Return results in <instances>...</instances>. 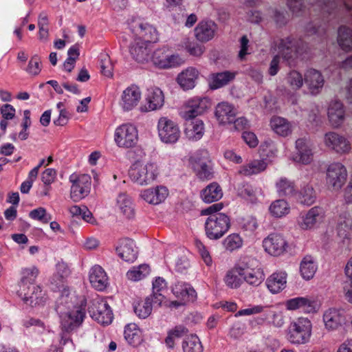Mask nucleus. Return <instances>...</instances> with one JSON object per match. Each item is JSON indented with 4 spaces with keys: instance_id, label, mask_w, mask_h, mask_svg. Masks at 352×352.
<instances>
[{
    "instance_id": "21",
    "label": "nucleus",
    "mask_w": 352,
    "mask_h": 352,
    "mask_svg": "<svg viewBox=\"0 0 352 352\" xmlns=\"http://www.w3.org/2000/svg\"><path fill=\"white\" fill-rule=\"evenodd\" d=\"M214 114L220 124H228L235 120L237 112L232 104L223 102L217 105Z\"/></svg>"
},
{
    "instance_id": "28",
    "label": "nucleus",
    "mask_w": 352,
    "mask_h": 352,
    "mask_svg": "<svg viewBox=\"0 0 352 352\" xmlns=\"http://www.w3.org/2000/svg\"><path fill=\"white\" fill-rule=\"evenodd\" d=\"M205 132L204 124L201 120H190L186 123L184 134L191 141L201 139Z\"/></svg>"
},
{
    "instance_id": "14",
    "label": "nucleus",
    "mask_w": 352,
    "mask_h": 352,
    "mask_svg": "<svg viewBox=\"0 0 352 352\" xmlns=\"http://www.w3.org/2000/svg\"><path fill=\"white\" fill-rule=\"evenodd\" d=\"M164 103V95L158 87H151L146 90L140 110L143 112L155 111L160 109Z\"/></svg>"
},
{
    "instance_id": "46",
    "label": "nucleus",
    "mask_w": 352,
    "mask_h": 352,
    "mask_svg": "<svg viewBox=\"0 0 352 352\" xmlns=\"http://www.w3.org/2000/svg\"><path fill=\"white\" fill-rule=\"evenodd\" d=\"M288 91L294 92L300 89L304 84V78L301 74L296 71L290 72L286 78Z\"/></svg>"
},
{
    "instance_id": "34",
    "label": "nucleus",
    "mask_w": 352,
    "mask_h": 352,
    "mask_svg": "<svg viewBox=\"0 0 352 352\" xmlns=\"http://www.w3.org/2000/svg\"><path fill=\"white\" fill-rule=\"evenodd\" d=\"M38 274V270L34 266L26 267L21 270L19 287H21L23 295H25L29 285H36L35 280Z\"/></svg>"
},
{
    "instance_id": "6",
    "label": "nucleus",
    "mask_w": 352,
    "mask_h": 352,
    "mask_svg": "<svg viewBox=\"0 0 352 352\" xmlns=\"http://www.w3.org/2000/svg\"><path fill=\"white\" fill-rule=\"evenodd\" d=\"M138 140L137 128L131 123L118 126L114 133V140L120 148H131L135 146Z\"/></svg>"
},
{
    "instance_id": "12",
    "label": "nucleus",
    "mask_w": 352,
    "mask_h": 352,
    "mask_svg": "<svg viewBox=\"0 0 352 352\" xmlns=\"http://www.w3.org/2000/svg\"><path fill=\"white\" fill-rule=\"evenodd\" d=\"M152 47L149 41H145L141 37H135L130 45L129 52L136 62L144 63L150 60Z\"/></svg>"
},
{
    "instance_id": "11",
    "label": "nucleus",
    "mask_w": 352,
    "mask_h": 352,
    "mask_svg": "<svg viewBox=\"0 0 352 352\" xmlns=\"http://www.w3.org/2000/svg\"><path fill=\"white\" fill-rule=\"evenodd\" d=\"M288 244L285 237L280 233H271L263 241V247L265 251L274 256L283 254Z\"/></svg>"
},
{
    "instance_id": "58",
    "label": "nucleus",
    "mask_w": 352,
    "mask_h": 352,
    "mask_svg": "<svg viewBox=\"0 0 352 352\" xmlns=\"http://www.w3.org/2000/svg\"><path fill=\"white\" fill-rule=\"evenodd\" d=\"M240 226L245 231L253 232L257 228L258 223L254 217L248 215L241 219Z\"/></svg>"
},
{
    "instance_id": "1",
    "label": "nucleus",
    "mask_w": 352,
    "mask_h": 352,
    "mask_svg": "<svg viewBox=\"0 0 352 352\" xmlns=\"http://www.w3.org/2000/svg\"><path fill=\"white\" fill-rule=\"evenodd\" d=\"M76 298L64 289L56 302V311L59 314L63 329L69 331L78 327L85 316L82 305H74Z\"/></svg>"
},
{
    "instance_id": "56",
    "label": "nucleus",
    "mask_w": 352,
    "mask_h": 352,
    "mask_svg": "<svg viewBox=\"0 0 352 352\" xmlns=\"http://www.w3.org/2000/svg\"><path fill=\"white\" fill-rule=\"evenodd\" d=\"M56 107L59 110V114L58 117L54 120V124L56 126H65L69 120V113L66 109L65 104L63 102H58Z\"/></svg>"
},
{
    "instance_id": "52",
    "label": "nucleus",
    "mask_w": 352,
    "mask_h": 352,
    "mask_svg": "<svg viewBox=\"0 0 352 352\" xmlns=\"http://www.w3.org/2000/svg\"><path fill=\"white\" fill-rule=\"evenodd\" d=\"M149 272V266L146 264H142L128 271L126 277L128 280L131 281H138L146 276Z\"/></svg>"
},
{
    "instance_id": "64",
    "label": "nucleus",
    "mask_w": 352,
    "mask_h": 352,
    "mask_svg": "<svg viewBox=\"0 0 352 352\" xmlns=\"http://www.w3.org/2000/svg\"><path fill=\"white\" fill-rule=\"evenodd\" d=\"M41 60L36 56H33L29 62L27 71L32 75H37L40 73Z\"/></svg>"
},
{
    "instance_id": "63",
    "label": "nucleus",
    "mask_w": 352,
    "mask_h": 352,
    "mask_svg": "<svg viewBox=\"0 0 352 352\" xmlns=\"http://www.w3.org/2000/svg\"><path fill=\"white\" fill-rule=\"evenodd\" d=\"M197 247L205 263L208 266L211 265L212 258L206 247L200 241L197 242Z\"/></svg>"
},
{
    "instance_id": "27",
    "label": "nucleus",
    "mask_w": 352,
    "mask_h": 352,
    "mask_svg": "<svg viewBox=\"0 0 352 352\" xmlns=\"http://www.w3.org/2000/svg\"><path fill=\"white\" fill-rule=\"evenodd\" d=\"M324 217V210L318 207L312 208L302 217L299 225L301 228L307 230L314 228L317 223L322 221Z\"/></svg>"
},
{
    "instance_id": "7",
    "label": "nucleus",
    "mask_w": 352,
    "mask_h": 352,
    "mask_svg": "<svg viewBox=\"0 0 352 352\" xmlns=\"http://www.w3.org/2000/svg\"><path fill=\"white\" fill-rule=\"evenodd\" d=\"M171 290L177 300L170 301V307H178L194 301L197 298V293L194 288L184 282L175 283Z\"/></svg>"
},
{
    "instance_id": "3",
    "label": "nucleus",
    "mask_w": 352,
    "mask_h": 352,
    "mask_svg": "<svg viewBox=\"0 0 352 352\" xmlns=\"http://www.w3.org/2000/svg\"><path fill=\"white\" fill-rule=\"evenodd\" d=\"M311 334V322L307 318L300 317L290 324L287 336L292 344H304L309 341Z\"/></svg>"
},
{
    "instance_id": "19",
    "label": "nucleus",
    "mask_w": 352,
    "mask_h": 352,
    "mask_svg": "<svg viewBox=\"0 0 352 352\" xmlns=\"http://www.w3.org/2000/svg\"><path fill=\"white\" fill-rule=\"evenodd\" d=\"M324 142L327 147L339 153H347L351 149V144L346 138L334 132L326 133Z\"/></svg>"
},
{
    "instance_id": "16",
    "label": "nucleus",
    "mask_w": 352,
    "mask_h": 352,
    "mask_svg": "<svg viewBox=\"0 0 352 352\" xmlns=\"http://www.w3.org/2000/svg\"><path fill=\"white\" fill-rule=\"evenodd\" d=\"M210 106V101L207 98H192L186 102L184 107V116L186 118H193L204 113Z\"/></svg>"
},
{
    "instance_id": "62",
    "label": "nucleus",
    "mask_w": 352,
    "mask_h": 352,
    "mask_svg": "<svg viewBox=\"0 0 352 352\" xmlns=\"http://www.w3.org/2000/svg\"><path fill=\"white\" fill-rule=\"evenodd\" d=\"M30 216L32 219L41 221L43 223H47L51 219L50 215L47 214L46 210L43 208H38L32 210Z\"/></svg>"
},
{
    "instance_id": "57",
    "label": "nucleus",
    "mask_w": 352,
    "mask_h": 352,
    "mask_svg": "<svg viewBox=\"0 0 352 352\" xmlns=\"http://www.w3.org/2000/svg\"><path fill=\"white\" fill-rule=\"evenodd\" d=\"M101 72L107 77L113 76V65L110 57L107 54H102L100 57Z\"/></svg>"
},
{
    "instance_id": "47",
    "label": "nucleus",
    "mask_w": 352,
    "mask_h": 352,
    "mask_svg": "<svg viewBox=\"0 0 352 352\" xmlns=\"http://www.w3.org/2000/svg\"><path fill=\"white\" fill-rule=\"evenodd\" d=\"M269 210L273 217L280 218L289 214L290 208L285 200L279 199L271 204Z\"/></svg>"
},
{
    "instance_id": "9",
    "label": "nucleus",
    "mask_w": 352,
    "mask_h": 352,
    "mask_svg": "<svg viewBox=\"0 0 352 352\" xmlns=\"http://www.w3.org/2000/svg\"><path fill=\"white\" fill-rule=\"evenodd\" d=\"M157 130L161 140L166 143H175L180 137L178 124L167 117H162L159 119Z\"/></svg>"
},
{
    "instance_id": "24",
    "label": "nucleus",
    "mask_w": 352,
    "mask_h": 352,
    "mask_svg": "<svg viewBox=\"0 0 352 352\" xmlns=\"http://www.w3.org/2000/svg\"><path fill=\"white\" fill-rule=\"evenodd\" d=\"M286 307L289 310L302 309L307 313H314L317 311L316 301L312 298L298 297L286 302Z\"/></svg>"
},
{
    "instance_id": "37",
    "label": "nucleus",
    "mask_w": 352,
    "mask_h": 352,
    "mask_svg": "<svg viewBox=\"0 0 352 352\" xmlns=\"http://www.w3.org/2000/svg\"><path fill=\"white\" fill-rule=\"evenodd\" d=\"M119 256L126 262H133L137 257V252L132 240L124 239L117 248Z\"/></svg>"
},
{
    "instance_id": "31",
    "label": "nucleus",
    "mask_w": 352,
    "mask_h": 352,
    "mask_svg": "<svg viewBox=\"0 0 352 352\" xmlns=\"http://www.w3.org/2000/svg\"><path fill=\"white\" fill-rule=\"evenodd\" d=\"M89 280L94 287L100 291L104 289L108 285V277L104 270L99 265H95L91 268Z\"/></svg>"
},
{
    "instance_id": "20",
    "label": "nucleus",
    "mask_w": 352,
    "mask_h": 352,
    "mask_svg": "<svg viewBox=\"0 0 352 352\" xmlns=\"http://www.w3.org/2000/svg\"><path fill=\"white\" fill-rule=\"evenodd\" d=\"M18 294L25 302L32 307L43 305L46 299L45 293L40 286L37 285H29L25 295H23L21 293V287H20L18 290Z\"/></svg>"
},
{
    "instance_id": "26",
    "label": "nucleus",
    "mask_w": 352,
    "mask_h": 352,
    "mask_svg": "<svg viewBox=\"0 0 352 352\" xmlns=\"http://www.w3.org/2000/svg\"><path fill=\"white\" fill-rule=\"evenodd\" d=\"M287 274L284 271L272 273L266 280L267 289L272 294H277L286 287Z\"/></svg>"
},
{
    "instance_id": "35",
    "label": "nucleus",
    "mask_w": 352,
    "mask_h": 352,
    "mask_svg": "<svg viewBox=\"0 0 352 352\" xmlns=\"http://www.w3.org/2000/svg\"><path fill=\"white\" fill-rule=\"evenodd\" d=\"M305 81L311 94L318 93L324 85L322 74L315 69H309L307 72Z\"/></svg>"
},
{
    "instance_id": "51",
    "label": "nucleus",
    "mask_w": 352,
    "mask_h": 352,
    "mask_svg": "<svg viewBox=\"0 0 352 352\" xmlns=\"http://www.w3.org/2000/svg\"><path fill=\"white\" fill-rule=\"evenodd\" d=\"M118 208L127 218H131L134 214V210L129 197L124 194L120 195L116 199Z\"/></svg>"
},
{
    "instance_id": "30",
    "label": "nucleus",
    "mask_w": 352,
    "mask_h": 352,
    "mask_svg": "<svg viewBox=\"0 0 352 352\" xmlns=\"http://www.w3.org/2000/svg\"><path fill=\"white\" fill-rule=\"evenodd\" d=\"M270 127L272 130L278 135L281 137H287L292 133V125L287 119L274 116L270 120Z\"/></svg>"
},
{
    "instance_id": "17",
    "label": "nucleus",
    "mask_w": 352,
    "mask_h": 352,
    "mask_svg": "<svg viewBox=\"0 0 352 352\" xmlns=\"http://www.w3.org/2000/svg\"><path fill=\"white\" fill-rule=\"evenodd\" d=\"M243 280L250 285L258 286L265 278L263 269L255 263H245L241 265Z\"/></svg>"
},
{
    "instance_id": "25",
    "label": "nucleus",
    "mask_w": 352,
    "mask_h": 352,
    "mask_svg": "<svg viewBox=\"0 0 352 352\" xmlns=\"http://www.w3.org/2000/svg\"><path fill=\"white\" fill-rule=\"evenodd\" d=\"M199 76V72L196 68L189 67L178 74L177 81L184 89L188 90L195 87Z\"/></svg>"
},
{
    "instance_id": "59",
    "label": "nucleus",
    "mask_w": 352,
    "mask_h": 352,
    "mask_svg": "<svg viewBox=\"0 0 352 352\" xmlns=\"http://www.w3.org/2000/svg\"><path fill=\"white\" fill-rule=\"evenodd\" d=\"M38 26L39 28V38L41 40H46L48 37V18L44 14H41L38 16Z\"/></svg>"
},
{
    "instance_id": "41",
    "label": "nucleus",
    "mask_w": 352,
    "mask_h": 352,
    "mask_svg": "<svg viewBox=\"0 0 352 352\" xmlns=\"http://www.w3.org/2000/svg\"><path fill=\"white\" fill-rule=\"evenodd\" d=\"M242 270L241 265H236L227 272L224 282L229 288L236 289L241 286L243 282L240 277L243 276Z\"/></svg>"
},
{
    "instance_id": "45",
    "label": "nucleus",
    "mask_w": 352,
    "mask_h": 352,
    "mask_svg": "<svg viewBox=\"0 0 352 352\" xmlns=\"http://www.w3.org/2000/svg\"><path fill=\"white\" fill-rule=\"evenodd\" d=\"M188 333V329L182 325H178L169 330L167 336L165 338V343L170 349H173L175 346L176 340L182 338Z\"/></svg>"
},
{
    "instance_id": "4",
    "label": "nucleus",
    "mask_w": 352,
    "mask_h": 352,
    "mask_svg": "<svg viewBox=\"0 0 352 352\" xmlns=\"http://www.w3.org/2000/svg\"><path fill=\"white\" fill-rule=\"evenodd\" d=\"M152 63L160 69H169L181 65L184 60L176 53H172L168 46H162L151 53L150 60Z\"/></svg>"
},
{
    "instance_id": "36",
    "label": "nucleus",
    "mask_w": 352,
    "mask_h": 352,
    "mask_svg": "<svg viewBox=\"0 0 352 352\" xmlns=\"http://www.w3.org/2000/svg\"><path fill=\"white\" fill-rule=\"evenodd\" d=\"M124 338L129 344L133 346H139L144 340L142 331L135 323H130L126 326Z\"/></svg>"
},
{
    "instance_id": "8",
    "label": "nucleus",
    "mask_w": 352,
    "mask_h": 352,
    "mask_svg": "<svg viewBox=\"0 0 352 352\" xmlns=\"http://www.w3.org/2000/svg\"><path fill=\"white\" fill-rule=\"evenodd\" d=\"M72 182L70 197L74 201H78L88 195L91 188V179L87 174L73 175L70 178Z\"/></svg>"
},
{
    "instance_id": "13",
    "label": "nucleus",
    "mask_w": 352,
    "mask_h": 352,
    "mask_svg": "<svg viewBox=\"0 0 352 352\" xmlns=\"http://www.w3.org/2000/svg\"><path fill=\"white\" fill-rule=\"evenodd\" d=\"M190 161L199 179L208 180L213 177L212 167L206 152L195 155Z\"/></svg>"
},
{
    "instance_id": "43",
    "label": "nucleus",
    "mask_w": 352,
    "mask_h": 352,
    "mask_svg": "<svg viewBox=\"0 0 352 352\" xmlns=\"http://www.w3.org/2000/svg\"><path fill=\"white\" fill-rule=\"evenodd\" d=\"M69 212L72 217H81L82 219L91 224H97L96 219L93 214L89 210L86 206L80 207L79 206H72L69 208Z\"/></svg>"
},
{
    "instance_id": "33",
    "label": "nucleus",
    "mask_w": 352,
    "mask_h": 352,
    "mask_svg": "<svg viewBox=\"0 0 352 352\" xmlns=\"http://www.w3.org/2000/svg\"><path fill=\"white\" fill-rule=\"evenodd\" d=\"M200 196L204 202L210 204L222 198L223 190L218 183L212 182L201 190Z\"/></svg>"
},
{
    "instance_id": "32",
    "label": "nucleus",
    "mask_w": 352,
    "mask_h": 352,
    "mask_svg": "<svg viewBox=\"0 0 352 352\" xmlns=\"http://www.w3.org/2000/svg\"><path fill=\"white\" fill-rule=\"evenodd\" d=\"M235 76L234 72L229 71L212 74L209 78V87L212 90L219 89L233 80Z\"/></svg>"
},
{
    "instance_id": "38",
    "label": "nucleus",
    "mask_w": 352,
    "mask_h": 352,
    "mask_svg": "<svg viewBox=\"0 0 352 352\" xmlns=\"http://www.w3.org/2000/svg\"><path fill=\"white\" fill-rule=\"evenodd\" d=\"M140 33L135 37H141L145 41H149V43H156L160 40V33L157 28L148 23H141L139 25Z\"/></svg>"
},
{
    "instance_id": "55",
    "label": "nucleus",
    "mask_w": 352,
    "mask_h": 352,
    "mask_svg": "<svg viewBox=\"0 0 352 352\" xmlns=\"http://www.w3.org/2000/svg\"><path fill=\"white\" fill-rule=\"evenodd\" d=\"M135 314L141 318H147L152 311L151 302L149 299L137 302L134 307Z\"/></svg>"
},
{
    "instance_id": "49",
    "label": "nucleus",
    "mask_w": 352,
    "mask_h": 352,
    "mask_svg": "<svg viewBox=\"0 0 352 352\" xmlns=\"http://www.w3.org/2000/svg\"><path fill=\"white\" fill-rule=\"evenodd\" d=\"M338 42L344 50H352V31L346 28L341 27L338 30Z\"/></svg>"
},
{
    "instance_id": "5",
    "label": "nucleus",
    "mask_w": 352,
    "mask_h": 352,
    "mask_svg": "<svg viewBox=\"0 0 352 352\" xmlns=\"http://www.w3.org/2000/svg\"><path fill=\"white\" fill-rule=\"evenodd\" d=\"M230 227V220L228 216L224 213H219L217 215L208 217L205 223V231L206 236L212 240H217L222 237Z\"/></svg>"
},
{
    "instance_id": "29",
    "label": "nucleus",
    "mask_w": 352,
    "mask_h": 352,
    "mask_svg": "<svg viewBox=\"0 0 352 352\" xmlns=\"http://www.w3.org/2000/svg\"><path fill=\"white\" fill-rule=\"evenodd\" d=\"M215 33V25L209 21H201L195 29V36L200 42H208Z\"/></svg>"
},
{
    "instance_id": "61",
    "label": "nucleus",
    "mask_w": 352,
    "mask_h": 352,
    "mask_svg": "<svg viewBox=\"0 0 352 352\" xmlns=\"http://www.w3.org/2000/svg\"><path fill=\"white\" fill-rule=\"evenodd\" d=\"M276 188L279 194L283 195H291L294 191L292 183L285 179H280L276 183Z\"/></svg>"
},
{
    "instance_id": "54",
    "label": "nucleus",
    "mask_w": 352,
    "mask_h": 352,
    "mask_svg": "<svg viewBox=\"0 0 352 352\" xmlns=\"http://www.w3.org/2000/svg\"><path fill=\"white\" fill-rule=\"evenodd\" d=\"M182 46L190 55L200 57L205 51V47L189 38H186L182 42Z\"/></svg>"
},
{
    "instance_id": "2",
    "label": "nucleus",
    "mask_w": 352,
    "mask_h": 352,
    "mask_svg": "<svg viewBox=\"0 0 352 352\" xmlns=\"http://www.w3.org/2000/svg\"><path fill=\"white\" fill-rule=\"evenodd\" d=\"M160 175L157 165L153 162L137 161L129 169L131 180L140 186L149 185L155 182Z\"/></svg>"
},
{
    "instance_id": "44",
    "label": "nucleus",
    "mask_w": 352,
    "mask_h": 352,
    "mask_svg": "<svg viewBox=\"0 0 352 352\" xmlns=\"http://www.w3.org/2000/svg\"><path fill=\"white\" fill-rule=\"evenodd\" d=\"M183 352H202L203 346L197 336L191 334L182 344Z\"/></svg>"
},
{
    "instance_id": "48",
    "label": "nucleus",
    "mask_w": 352,
    "mask_h": 352,
    "mask_svg": "<svg viewBox=\"0 0 352 352\" xmlns=\"http://www.w3.org/2000/svg\"><path fill=\"white\" fill-rule=\"evenodd\" d=\"M316 270L317 267L312 258L305 257L300 263V273L303 278L306 280L312 278Z\"/></svg>"
},
{
    "instance_id": "10",
    "label": "nucleus",
    "mask_w": 352,
    "mask_h": 352,
    "mask_svg": "<svg viewBox=\"0 0 352 352\" xmlns=\"http://www.w3.org/2000/svg\"><path fill=\"white\" fill-rule=\"evenodd\" d=\"M347 172L340 163L331 164L327 170V184L333 190H339L346 180Z\"/></svg>"
},
{
    "instance_id": "39",
    "label": "nucleus",
    "mask_w": 352,
    "mask_h": 352,
    "mask_svg": "<svg viewBox=\"0 0 352 352\" xmlns=\"http://www.w3.org/2000/svg\"><path fill=\"white\" fill-rule=\"evenodd\" d=\"M267 166L265 160H254L249 164L241 166L239 173L243 176H251L264 171Z\"/></svg>"
},
{
    "instance_id": "40",
    "label": "nucleus",
    "mask_w": 352,
    "mask_h": 352,
    "mask_svg": "<svg viewBox=\"0 0 352 352\" xmlns=\"http://www.w3.org/2000/svg\"><path fill=\"white\" fill-rule=\"evenodd\" d=\"M328 117L334 126L340 125L344 119V111L342 104L340 102H332L328 109Z\"/></svg>"
},
{
    "instance_id": "42",
    "label": "nucleus",
    "mask_w": 352,
    "mask_h": 352,
    "mask_svg": "<svg viewBox=\"0 0 352 352\" xmlns=\"http://www.w3.org/2000/svg\"><path fill=\"white\" fill-rule=\"evenodd\" d=\"M323 320L327 328L335 329L341 324L342 316L338 310L329 309L324 313Z\"/></svg>"
},
{
    "instance_id": "53",
    "label": "nucleus",
    "mask_w": 352,
    "mask_h": 352,
    "mask_svg": "<svg viewBox=\"0 0 352 352\" xmlns=\"http://www.w3.org/2000/svg\"><path fill=\"white\" fill-rule=\"evenodd\" d=\"M261 192L257 188L250 184H243L238 188L239 195L243 199L255 202L257 200V194Z\"/></svg>"
},
{
    "instance_id": "60",
    "label": "nucleus",
    "mask_w": 352,
    "mask_h": 352,
    "mask_svg": "<svg viewBox=\"0 0 352 352\" xmlns=\"http://www.w3.org/2000/svg\"><path fill=\"white\" fill-rule=\"evenodd\" d=\"M299 199L305 204L310 205L314 202V189L310 186H306L299 192Z\"/></svg>"
},
{
    "instance_id": "50",
    "label": "nucleus",
    "mask_w": 352,
    "mask_h": 352,
    "mask_svg": "<svg viewBox=\"0 0 352 352\" xmlns=\"http://www.w3.org/2000/svg\"><path fill=\"white\" fill-rule=\"evenodd\" d=\"M243 243V239L236 233H232L228 235L223 241V248L229 252H232L241 248Z\"/></svg>"
},
{
    "instance_id": "22",
    "label": "nucleus",
    "mask_w": 352,
    "mask_h": 352,
    "mask_svg": "<svg viewBox=\"0 0 352 352\" xmlns=\"http://www.w3.org/2000/svg\"><path fill=\"white\" fill-rule=\"evenodd\" d=\"M296 152L294 156L296 162L302 164H309L313 160L311 145L305 138H299L296 141Z\"/></svg>"
},
{
    "instance_id": "23",
    "label": "nucleus",
    "mask_w": 352,
    "mask_h": 352,
    "mask_svg": "<svg viewBox=\"0 0 352 352\" xmlns=\"http://www.w3.org/2000/svg\"><path fill=\"white\" fill-rule=\"evenodd\" d=\"M168 196V190L164 186H157L144 190L142 198L150 204L157 205L164 202Z\"/></svg>"
},
{
    "instance_id": "15",
    "label": "nucleus",
    "mask_w": 352,
    "mask_h": 352,
    "mask_svg": "<svg viewBox=\"0 0 352 352\" xmlns=\"http://www.w3.org/2000/svg\"><path fill=\"white\" fill-rule=\"evenodd\" d=\"M141 98L140 88L136 85H131L122 91L120 104L124 111H131L139 104Z\"/></svg>"
},
{
    "instance_id": "18",
    "label": "nucleus",
    "mask_w": 352,
    "mask_h": 352,
    "mask_svg": "<svg viewBox=\"0 0 352 352\" xmlns=\"http://www.w3.org/2000/svg\"><path fill=\"white\" fill-rule=\"evenodd\" d=\"M90 312L92 318L102 325H109L113 321V312L105 301L95 302L91 307Z\"/></svg>"
}]
</instances>
